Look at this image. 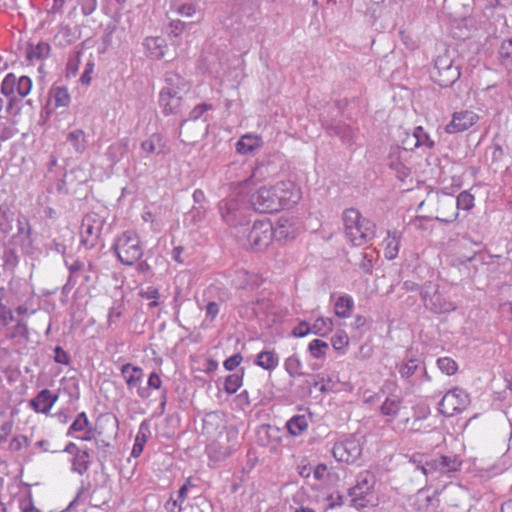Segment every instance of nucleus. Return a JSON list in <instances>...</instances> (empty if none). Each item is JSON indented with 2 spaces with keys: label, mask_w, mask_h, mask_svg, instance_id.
Wrapping results in <instances>:
<instances>
[{
  "label": "nucleus",
  "mask_w": 512,
  "mask_h": 512,
  "mask_svg": "<svg viewBox=\"0 0 512 512\" xmlns=\"http://www.w3.org/2000/svg\"><path fill=\"white\" fill-rule=\"evenodd\" d=\"M301 198L299 186L292 181H280L261 186L251 196V204L260 213H274L297 204Z\"/></svg>",
  "instance_id": "f257e3e1"
},
{
  "label": "nucleus",
  "mask_w": 512,
  "mask_h": 512,
  "mask_svg": "<svg viewBox=\"0 0 512 512\" xmlns=\"http://www.w3.org/2000/svg\"><path fill=\"white\" fill-rule=\"evenodd\" d=\"M342 218L345 236L353 246H363L375 237V223L363 217L358 210L346 209Z\"/></svg>",
  "instance_id": "f03ea898"
},
{
  "label": "nucleus",
  "mask_w": 512,
  "mask_h": 512,
  "mask_svg": "<svg viewBox=\"0 0 512 512\" xmlns=\"http://www.w3.org/2000/svg\"><path fill=\"white\" fill-rule=\"evenodd\" d=\"M460 76V68L453 64L451 54L447 49H444L434 60V66L431 71L432 80L440 87H450Z\"/></svg>",
  "instance_id": "7ed1b4c3"
},
{
  "label": "nucleus",
  "mask_w": 512,
  "mask_h": 512,
  "mask_svg": "<svg viewBox=\"0 0 512 512\" xmlns=\"http://www.w3.org/2000/svg\"><path fill=\"white\" fill-rule=\"evenodd\" d=\"M113 249L119 261L131 266L143 255V249L139 236L132 231L123 232L116 240Z\"/></svg>",
  "instance_id": "20e7f679"
},
{
  "label": "nucleus",
  "mask_w": 512,
  "mask_h": 512,
  "mask_svg": "<svg viewBox=\"0 0 512 512\" xmlns=\"http://www.w3.org/2000/svg\"><path fill=\"white\" fill-rule=\"evenodd\" d=\"M375 484L376 478L372 472L366 470L358 474L356 484L349 489L351 503L355 508L361 509L373 504Z\"/></svg>",
  "instance_id": "39448f33"
},
{
  "label": "nucleus",
  "mask_w": 512,
  "mask_h": 512,
  "mask_svg": "<svg viewBox=\"0 0 512 512\" xmlns=\"http://www.w3.org/2000/svg\"><path fill=\"white\" fill-rule=\"evenodd\" d=\"M33 82L28 76H16L14 73H8L1 83V93L9 100L7 110L12 109L14 103L19 99L28 96L32 90Z\"/></svg>",
  "instance_id": "423d86ee"
},
{
  "label": "nucleus",
  "mask_w": 512,
  "mask_h": 512,
  "mask_svg": "<svg viewBox=\"0 0 512 512\" xmlns=\"http://www.w3.org/2000/svg\"><path fill=\"white\" fill-rule=\"evenodd\" d=\"M410 462L416 466L425 476L433 473H447L456 471L459 463L456 458L448 456H438L436 458L429 459V457L422 453H414Z\"/></svg>",
  "instance_id": "0eeeda50"
},
{
  "label": "nucleus",
  "mask_w": 512,
  "mask_h": 512,
  "mask_svg": "<svg viewBox=\"0 0 512 512\" xmlns=\"http://www.w3.org/2000/svg\"><path fill=\"white\" fill-rule=\"evenodd\" d=\"M434 206L433 217L441 222H454L458 218L457 207H455V200L449 194H431L421 202L420 206L424 205Z\"/></svg>",
  "instance_id": "6e6552de"
},
{
  "label": "nucleus",
  "mask_w": 512,
  "mask_h": 512,
  "mask_svg": "<svg viewBox=\"0 0 512 512\" xmlns=\"http://www.w3.org/2000/svg\"><path fill=\"white\" fill-rule=\"evenodd\" d=\"M470 403L469 395L463 389L448 391L439 403V411L446 417H452L464 411Z\"/></svg>",
  "instance_id": "1a4fd4ad"
},
{
  "label": "nucleus",
  "mask_w": 512,
  "mask_h": 512,
  "mask_svg": "<svg viewBox=\"0 0 512 512\" xmlns=\"http://www.w3.org/2000/svg\"><path fill=\"white\" fill-rule=\"evenodd\" d=\"M167 85L159 92V107L166 116L178 114L182 110L183 98L178 88L172 85L170 78L166 79Z\"/></svg>",
  "instance_id": "9d476101"
},
{
  "label": "nucleus",
  "mask_w": 512,
  "mask_h": 512,
  "mask_svg": "<svg viewBox=\"0 0 512 512\" xmlns=\"http://www.w3.org/2000/svg\"><path fill=\"white\" fill-rule=\"evenodd\" d=\"M273 239V226L269 220L255 221L249 234L248 242L257 251L266 249Z\"/></svg>",
  "instance_id": "9b49d317"
},
{
  "label": "nucleus",
  "mask_w": 512,
  "mask_h": 512,
  "mask_svg": "<svg viewBox=\"0 0 512 512\" xmlns=\"http://www.w3.org/2000/svg\"><path fill=\"white\" fill-rule=\"evenodd\" d=\"M362 454V445L356 437H348L335 443L333 456L339 462L353 463Z\"/></svg>",
  "instance_id": "f8f14e48"
},
{
  "label": "nucleus",
  "mask_w": 512,
  "mask_h": 512,
  "mask_svg": "<svg viewBox=\"0 0 512 512\" xmlns=\"http://www.w3.org/2000/svg\"><path fill=\"white\" fill-rule=\"evenodd\" d=\"M479 118V115L472 110L454 112L451 121L445 126V132L448 134L464 132L474 126Z\"/></svg>",
  "instance_id": "ddd939ff"
},
{
  "label": "nucleus",
  "mask_w": 512,
  "mask_h": 512,
  "mask_svg": "<svg viewBox=\"0 0 512 512\" xmlns=\"http://www.w3.org/2000/svg\"><path fill=\"white\" fill-rule=\"evenodd\" d=\"M120 371L129 390L137 389V394L141 398L148 396L146 390L140 387L144 375L141 367L126 363L122 365Z\"/></svg>",
  "instance_id": "4468645a"
},
{
  "label": "nucleus",
  "mask_w": 512,
  "mask_h": 512,
  "mask_svg": "<svg viewBox=\"0 0 512 512\" xmlns=\"http://www.w3.org/2000/svg\"><path fill=\"white\" fill-rule=\"evenodd\" d=\"M67 434L82 441H91L96 437L95 429L91 427L85 412H81L77 415L70 425Z\"/></svg>",
  "instance_id": "2eb2a0df"
},
{
  "label": "nucleus",
  "mask_w": 512,
  "mask_h": 512,
  "mask_svg": "<svg viewBox=\"0 0 512 512\" xmlns=\"http://www.w3.org/2000/svg\"><path fill=\"white\" fill-rule=\"evenodd\" d=\"M101 227L98 224L96 215H86L81 225V243L86 248H92L95 246Z\"/></svg>",
  "instance_id": "dca6fc26"
},
{
  "label": "nucleus",
  "mask_w": 512,
  "mask_h": 512,
  "mask_svg": "<svg viewBox=\"0 0 512 512\" xmlns=\"http://www.w3.org/2000/svg\"><path fill=\"white\" fill-rule=\"evenodd\" d=\"M402 143L405 151L413 150L418 147L432 149L435 145L434 141L422 126H417L412 134H407Z\"/></svg>",
  "instance_id": "f3484780"
},
{
  "label": "nucleus",
  "mask_w": 512,
  "mask_h": 512,
  "mask_svg": "<svg viewBox=\"0 0 512 512\" xmlns=\"http://www.w3.org/2000/svg\"><path fill=\"white\" fill-rule=\"evenodd\" d=\"M57 400V394L43 389L30 401V406L36 413L48 414Z\"/></svg>",
  "instance_id": "a211bd4d"
},
{
  "label": "nucleus",
  "mask_w": 512,
  "mask_h": 512,
  "mask_svg": "<svg viewBox=\"0 0 512 512\" xmlns=\"http://www.w3.org/2000/svg\"><path fill=\"white\" fill-rule=\"evenodd\" d=\"M118 429L119 420L115 415L103 413L97 418L95 432L97 431L99 436H116Z\"/></svg>",
  "instance_id": "6ab92c4d"
},
{
  "label": "nucleus",
  "mask_w": 512,
  "mask_h": 512,
  "mask_svg": "<svg viewBox=\"0 0 512 512\" xmlns=\"http://www.w3.org/2000/svg\"><path fill=\"white\" fill-rule=\"evenodd\" d=\"M65 451L74 455L72 461L73 471L83 474L88 470L90 455L87 450H80L75 443L71 442L66 446Z\"/></svg>",
  "instance_id": "aec40b11"
},
{
  "label": "nucleus",
  "mask_w": 512,
  "mask_h": 512,
  "mask_svg": "<svg viewBox=\"0 0 512 512\" xmlns=\"http://www.w3.org/2000/svg\"><path fill=\"white\" fill-rule=\"evenodd\" d=\"M403 410H405V407L402 405V400L397 396L387 397L380 407V412L387 422H393L399 418L403 414Z\"/></svg>",
  "instance_id": "412c9836"
},
{
  "label": "nucleus",
  "mask_w": 512,
  "mask_h": 512,
  "mask_svg": "<svg viewBox=\"0 0 512 512\" xmlns=\"http://www.w3.org/2000/svg\"><path fill=\"white\" fill-rule=\"evenodd\" d=\"M71 103V95L66 86L53 85L49 90V104L54 109H67Z\"/></svg>",
  "instance_id": "4be33fe9"
},
{
  "label": "nucleus",
  "mask_w": 512,
  "mask_h": 512,
  "mask_svg": "<svg viewBox=\"0 0 512 512\" xmlns=\"http://www.w3.org/2000/svg\"><path fill=\"white\" fill-rule=\"evenodd\" d=\"M402 240V233L397 230L388 231L386 237L382 241V248L384 256L393 260L398 256L400 244Z\"/></svg>",
  "instance_id": "5701e85b"
},
{
  "label": "nucleus",
  "mask_w": 512,
  "mask_h": 512,
  "mask_svg": "<svg viewBox=\"0 0 512 512\" xmlns=\"http://www.w3.org/2000/svg\"><path fill=\"white\" fill-rule=\"evenodd\" d=\"M263 145V139L260 135L247 133L237 141L236 151L241 155H247L258 149Z\"/></svg>",
  "instance_id": "b1692460"
},
{
  "label": "nucleus",
  "mask_w": 512,
  "mask_h": 512,
  "mask_svg": "<svg viewBox=\"0 0 512 512\" xmlns=\"http://www.w3.org/2000/svg\"><path fill=\"white\" fill-rule=\"evenodd\" d=\"M407 151L399 147L394 148L389 155V166L396 171L400 180H404L410 174V169L402 162Z\"/></svg>",
  "instance_id": "393cba45"
},
{
  "label": "nucleus",
  "mask_w": 512,
  "mask_h": 512,
  "mask_svg": "<svg viewBox=\"0 0 512 512\" xmlns=\"http://www.w3.org/2000/svg\"><path fill=\"white\" fill-rule=\"evenodd\" d=\"M255 364L264 370L273 371L279 365V355L275 349L263 350L257 354Z\"/></svg>",
  "instance_id": "a878e982"
},
{
  "label": "nucleus",
  "mask_w": 512,
  "mask_h": 512,
  "mask_svg": "<svg viewBox=\"0 0 512 512\" xmlns=\"http://www.w3.org/2000/svg\"><path fill=\"white\" fill-rule=\"evenodd\" d=\"M141 149L147 153H165L167 151L166 140L160 133H153L141 143Z\"/></svg>",
  "instance_id": "bb28decb"
},
{
  "label": "nucleus",
  "mask_w": 512,
  "mask_h": 512,
  "mask_svg": "<svg viewBox=\"0 0 512 512\" xmlns=\"http://www.w3.org/2000/svg\"><path fill=\"white\" fill-rule=\"evenodd\" d=\"M151 435L149 425L144 421L140 424L138 432L135 437L134 445L131 451V455L135 458H138Z\"/></svg>",
  "instance_id": "cd10ccee"
},
{
  "label": "nucleus",
  "mask_w": 512,
  "mask_h": 512,
  "mask_svg": "<svg viewBox=\"0 0 512 512\" xmlns=\"http://www.w3.org/2000/svg\"><path fill=\"white\" fill-rule=\"evenodd\" d=\"M51 47L47 42L29 44L26 48V58L29 62L41 61L50 54Z\"/></svg>",
  "instance_id": "c85d7f7f"
},
{
  "label": "nucleus",
  "mask_w": 512,
  "mask_h": 512,
  "mask_svg": "<svg viewBox=\"0 0 512 512\" xmlns=\"http://www.w3.org/2000/svg\"><path fill=\"white\" fill-rule=\"evenodd\" d=\"M240 208V202L235 199H224L219 203V211L226 223H232L236 219V213Z\"/></svg>",
  "instance_id": "c756f323"
},
{
  "label": "nucleus",
  "mask_w": 512,
  "mask_h": 512,
  "mask_svg": "<svg viewBox=\"0 0 512 512\" xmlns=\"http://www.w3.org/2000/svg\"><path fill=\"white\" fill-rule=\"evenodd\" d=\"M146 47L149 56L153 59H162L167 49L165 40L160 37L147 38Z\"/></svg>",
  "instance_id": "7c9ffc66"
},
{
  "label": "nucleus",
  "mask_w": 512,
  "mask_h": 512,
  "mask_svg": "<svg viewBox=\"0 0 512 512\" xmlns=\"http://www.w3.org/2000/svg\"><path fill=\"white\" fill-rule=\"evenodd\" d=\"M274 233L278 239H293L298 233V228L288 219H280L275 230L273 229Z\"/></svg>",
  "instance_id": "2f4dec72"
},
{
  "label": "nucleus",
  "mask_w": 512,
  "mask_h": 512,
  "mask_svg": "<svg viewBox=\"0 0 512 512\" xmlns=\"http://www.w3.org/2000/svg\"><path fill=\"white\" fill-rule=\"evenodd\" d=\"M309 427L308 418L305 415H295L286 423V428L292 436H299L307 431Z\"/></svg>",
  "instance_id": "473e14b6"
},
{
  "label": "nucleus",
  "mask_w": 512,
  "mask_h": 512,
  "mask_svg": "<svg viewBox=\"0 0 512 512\" xmlns=\"http://www.w3.org/2000/svg\"><path fill=\"white\" fill-rule=\"evenodd\" d=\"M354 302L352 297L342 295L337 298L334 304L335 315L340 318H348L352 314Z\"/></svg>",
  "instance_id": "72a5a7b5"
},
{
  "label": "nucleus",
  "mask_w": 512,
  "mask_h": 512,
  "mask_svg": "<svg viewBox=\"0 0 512 512\" xmlns=\"http://www.w3.org/2000/svg\"><path fill=\"white\" fill-rule=\"evenodd\" d=\"M334 328V322L328 317H319L312 324V333L320 336H325L332 332Z\"/></svg>",
  "instance_id": "f704fd0d"
},
{
  "label": "nucleus",
  "mask_w": 512,
  "mask_h": 512,
  "mask_svg": "<svg viewBox=\"0 0 512 512\" xmlns=\"http://www.w3.org/2000/svg\"><path fill=\"white\" fill-rule=\"evenodd\" d=\"M329 350V345L327 342L314 339L308 345V351L312 358L314 359H322L326 356Z\"/></svg>",
  "instance_id": "c9c22d12"
},
{
  "label": "nucleus",
  "mask_w": 512,
  "mask_h": 512,
  "mask_svg": "<svg viewBox=\"0 0 512 512\" xmlns=\"http://www.w3.org/2000/svg\"><path fill=\"white\" fill-rule=\"evenodd\" d=\"M475 206V196L469 191L464 190L462 191L456 201H455V207H457V212L461 210L470 211Z\"/></svg>",
  "instance_id": "e433bc0d"
},
{
  "label": "nucleus",
  "mask_w": 512,
  "mask_h": 512,
  "mask_svg": "<svg viewBox=\"0 0 512 512\" xmlns=\"http://www.w3.org/2000/svg\"><path fill=\"white\" fill-rule=\"evenodd\" d=\"M284 368L286 372L293 378L302 375V362L296 355H291L285 359Z\"/></svg>",
  "instance_id": "4c0bfd02"
},
{
  "label": "nucleus",
  "mask_w": 512,
  "mask_h": 512,
  "mask_svg": "<svg viewBox=\"0 0 512 512\" xmlns=\"http://www.w3.org/2000/svg\"><path fill=\"white\" fill-rule=\"evenodd\" d=\"M243 385V375L230 374L225 378L224 391L228 394L236 393L239 388Z\"/></svg>",
  "instance_id": "58836bf2"
},
{
  "label": "nucleus",
  "mask_w": 512,
  "mask_h": 512,
  "mask_svg": "<svg viewBox=\"0 0 512 512\" xmlns=\"http://www.w3.org/2000/svg\"><path fill=\"white\" fill-rule=\"evenodd\" d=\"M350 343L349 336L344 331H338L332 338L331 344L334 350L340 353H345Z\"/></svg>",
  "instance_id": "ea45409f"
},
{
  "label": "nucleus",
  "mask_w": 512,
  "mask_h": 512,
  "mask_svg": "<svg viewBox=\"0 0 512 512\" xmlns=\"http://www.w3.org/2000/svg\"><path fill=\"white\" fill-rule=\"evenodd\" d=\"M500 59L507 68H512V38L504 40L500 47Z\"/></svg>",
  "instance_id": "a19ab883"
},
{
  "label": "nucleus",
  "mask_w": 512,
  "mask_h": 512,
  "mask_svg": "<svg viewBox=\"0 0 512 512\" xmlns=\"http://www.w3.org/2000/svg\"><path fill=\"white\" fill-rule=\"evenodd\" d=\"M439 369L446 375H454L458 371L457 362L450 357H441L437 360Z\"/></svg>",
  "instance_id": "79ce46f5"
},
{
  "label": "nucleus",
  "mask_w": 512,
  "mask_h": 512,
  "mask_svg": "<svg viewBox=\"0 0 512 512\" xmlns=\"http://www.w3.org/2000/svg\"><path fill=\"white\" fill-rule=\"evenodd\" d=\"M67 139L73 144L76 150H83L85 147V132L82 129H76L71 131Z\"/></svg>",
  "instance_id": "37998d69"
},
{
  "label": "nucleus",
  "mask_w": 512,
  "mask_h": 512,
  "mask_svg": "<svg viewBox=\"0 0 512 512\" xmlns=\"http://www.w3.org/2000/svg\"><path fill=\"white\" fill-rule=\"evenodd\" d=\"M312 474L315 480L320 482H327L331 474L325 464H318L312 469Z\"/></svg>",
  "instance_id": "c03bdc74"
},
{
  "label": "nucleus",
  "mask_w": 512,
  "mask_h": 512,
  "mask_svg": "<svg viewBox=\"0 0 512 512\" xmlns=\"http://www.w3.org/2000/svg\"><path fill=\"white\" fill-rule=\"evenodd\" d=\"M142 298L147 300H151L152 302L149 304L150 307L158 306V298H159V290L155 287H148L146 290L140 292Z\"/></svg>",
  "instance_id": "a18cd8bd"
},
{
  "label": "nucleus",
  "mask_w": 512,
  "mask_h": 512,
  "mask_svg": "<svg viewBox=\"0 0 512 512\" xmlns=\"http://www.w3.org/2000/svg\"><path fill=\"white\" fill-rule=\"evenodd\" d=\"M311 332H312V325L310 326L307 322L302 321L297 326L294 327V329L292 331V335L294 337L302 338V337L307 336Z\"/></svg>",
  "instance_id": "49530a36"
},
{
  "label": "nucleus",
  "mask_w": 512,
  "mask_h": 512,
  "mask_svg": "<svg viewBox=\"0 0 512 512\" xmlns=\"http://www.w3.org/2000/svg\"><path fill=\"white\" fill-rule=\"evenodd\" d=\"M243 360V357L240 353H236L232 356H230L229 358H227L224 363H223V366L226 370L228 371H233L235 368H237L241 362Z\"/></svg>",
  "instance_id": "de8ad7c7"
},
{
  "label": "nucleus",
  "mask_w": 512,
  "mask_h": 512,
  "mask_svg": "<svg viewBox=\"0 0 512 512\" xmlns=\"http://www.w3.org/2000/svg\"><path fill=\"white\" fill-rule=\"evenodd\" d=\"M54 360L59 364L68 365L70 362V356L64 349L57 346L54 350Z\"/></svg>",
  "instance_id": "09e8293b"
},
{
  "label": "nucleus",
  "mask_w": 512,
  "mask_h": 512,
  "mask_svg": "<svg viewBox=\"0 0 512 512\" xmlns=\"http://www.w3.org/2000/svg\"><path fill=\"white\" fill-rule=\"evenodd\" d=\"M94 71V64L89 62L86 64L85 70L80 77V81L83 85H90L92 81V73Z\"/></svg>",
  "instance_id": "8fccbe9b"
},
{
  "label": "nucleus",
  "mask_w": 512,
  "mask_h": 512,
  "mask_svg": "<svg viewBox=\"0 0 512 512\" xmlns=\"http://www.w3.org/2000/svg\"><path fill=\"white\" fill-rule=\"evenodd\" d=\"M177 12L182 16L192 17L196 13V6L192 3L183 4L177 9Z\"/></svg>",
  "instance_id": "3c124183"
},
{
  "label": "nucleus",
  "mask_w": 512,
  "mask_h": 512,
  "mask_svg": "<svg viewBox=\"0 0 512 512\" xmlns=\"http://www.w3.org/2000/svg\"><path fill=\"white\" fill-rule=\"evenodd\" d=\"M80 56L76 55L73 59H70L66 66L67 75H75L79 69Z\"/></svg>",
  "instance_id": "603ef678"
},
{
  "label": "nucleus",
  "mask_w": 512,
  "mask_h": 512,
  "mask_svg": "<svg viewBox=\"0 0 512 512\" xmlns=\"http://www.w3.org/2000/svg\"><path fill=\"white\" fill-rule=\"evenodd\" d=\"M147 384L149 388L158 390L162 385L161 377L156 372H152L149 375Z\"/></svg>",
  "instance_id": "864d4df0"
},
{
  "label": "nucleus",
  "mask_w": 512,
  "mask_h": 512,
  "mask_svg": "<svg viewBox=\"0 0 512 512\" xmlns=\"http://www.w3.org/2000/svg\"><path fill=\"white\" fill-rule=\"evenodd\" d=\"M212 106L206 103L199 104L194 107V109L191 111V117L194 119H198L200 116H202L206 111L211 110Z\"/></svg>",
  "instance_id": "5fc2aeb1"
},
{
  "label": "nucleus",
  "mask_w": 512,
  "mask_h": 512,
  "mask_svg": "<svg viewBox=\"0 0 512 512\" xmlns=\"http://www.w3.org/2000/svg\"><path fill=\"white\" fill-rule=\"evenodd\" d=\"M165 509L168 512H177L182 510V503L178 499L172 497L165 503Z\"/></svg>",
  "instance_id": "6e6d98bb"
},
{
  "label": "nucleus",
  "mask_w": 512,
  "mask_h": 512,
  "mask_svg": "<svg viewBox=\"0 0 512 512\" xmlns=\"http://www.w3.org/2000/svg\"><path fill=\"white\" fill-rule=\"evenodd\" d=\"M219 313V306L216 302H209L206 306V316L214 320Z\"/></svg>",
  "instance_id": "4d7b16f0"
},
{
  "label": "nucleus",
  "mask_w": 512,
  "mask_h": 512,
  "mask_svg": "<svg viewBox=\"0 0 512 512\" xmlns=\"http://www.w3.org/2000/svg\"><path fill=\"white\" fill-rule=\"evenodd\" d=\"M27 445V438L24 436H17L14 437L10 442V448L13 450H20L22 448V445Z\"/></svg>",
  "instance_id": "13d9d810"
},
{
  "label": "nucleus",
  "mask_w": 512,
  "mask_h": 512,
  "mask_svg": "<svg viewBox=\"0 0 512 512\" xmlns=\"http://www.w3.org/2000/svg\"><path fill=\"white\" fill-rule=\"evenodd\" d=\"M328 500L330 501L328 507L329 508H334L335 506H341L342 503H343V496L339 493H337L336 495L334 494H331L328 498Z\"/></svg>",
  "instance_id": "bf43d9fd"
},
{
  "label": "nucleus",
  "mask_w": 512,
  "mask_h": 512,
  "mask_svg": "<svg viewBox=\"0 0 512 512\" xmlns=\"http://www.w3.org/2000/svg\"><path fill=\"white\" fill-rule=\"evenodd\" d=\"M183 250L184 249H183L182 246H176L172 250V258L178 264H182L183 263V259H182Z\"/></svg>",
  "instance_id": "052dcab7"
},
{
  "label": "nucleus",
  "mask_w": 512,
  "mask_h": 512,
  "mask_svg": "<svg viewBox=\"0 0 512 512\" xmlns=\"http://www.w3.org/2000/svg\"><path fill=\"white\" fill-rule=\"evenodd\" d=\"M191 484V479L189 478L187 480V482L179 489L178 491V500L183 504V502L185 501L186 497H187V491H188V486Z\"/></svg>",
  "instance_id": "680f3d73"
},
{
  "label": "nucleus",
  "mask_w": 512,
  "mask_h": 512,
  "mask_svg": "<svg viewBox=\"0 0 512 512\" xmlns=\"http://www.w3.org/2000/svg\"><path fill=\"white\" fill-rule=\"evenodd\" d=\"M312 469L308 464H301L298 466V474L303 478H308L312 473Z\"/></svg>",
  "instance_id": "e2e57ef3"
},
{
  "label": "nucleus",
  "mask_w": 512,
  "mask_h": 512,
  "mask_svg": "<svg viewBox=\"0 0 512 512\" xmlns=\"http://www.w3.org/2000/svg\"><path fill=\"white\" fill-rule=\"evenodd\" d=\"M423 220L424 219L421 217H416L414 220L411 221V224L415 226V228L417 229H423Z\"/></svg>",
  "instance_id": "0e129e2a"
},
{
  "label": "nucleus",
  "mask_w": 512,
  "mask_h": 512,
  "mask_svg": "<svg viewBox=\"0 0 512 512\" xmlns=\"http://www.w3.org/2000/svg\"><path fill=\"white\" fill-rule=\"evenodd\" d=\"M501 512H512V500H509L502 504Z\"/></svg>",
  "instance_id": "69168bd1"
},
{
  "label": "nucleus",
  "mask_w": 512,
  "mask_h": 512,
  "mask_svg": "<svg viewBox=\"0 0 512 512\" xmlns=\"http://www.w3.org/2000/svg\"><path fill=\"white\" fill-rule=\"evenodd\" d=\"M184 25L185 24L183 22H181L180 20H177V21L173 22L172 23V26L174 28L173 31L174 32L177 31V30L181 31L182 28L184 27Z\"/></svg>",
  "instance_id": "338daca9"
},
{
  "label": "nucleus",
  "mask_w": 512,
  "mask_h": 512,
  "mask_svg": "<svg viewBox=\"0 0 512 512\" xmlns=\"http://www.w3.org/2000/svg\"><path fill=\"white\" fill-rule=\"evenodd\" d=\"M11 229H12L11 224H9V223H5V224H4V223H1V222H0V230H1L2 232L8 233V232H10V231H11Z\"/></svg>",
  "instance_id": "774afa93"
}]
</instances>
